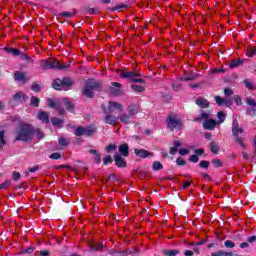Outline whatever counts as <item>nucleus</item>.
I'll list each match as a JSON object with an SVG mask.
<instances>
[{
	"label": "nucleus",
	"mask_w": 256,
	"mask_h": 256,
	"mask_svg": "<svg viewBox=\"0 0 256 256\" xmlns=\"http://www.w3.org/2000/svg\"><path fill=\"white\" fill-rule=\"evenodd\" d=\"M209 119V113L202 112L198 118H195L196 123H201V121H207Z\"/></svg>",
	"instance_id": "nucleus-34"
},
{
	"label": "nucleus",
	"mask_w": 256,
	"mask_h": 256,
	"mask_svg": "<svg viewBox=\"0 0 256 256\" xmlns=\"http://www.w3.org/2000/svg\"><path fill=\"white\" fill-rule=\"evenodd\" d=\"M210 151H211V153H213V155H218L219 144H217V142H215V141L210 142Z\"/></svg>",
	"instance_id": "nucleus-27"
},
{
	"label": "nucleus",
	"mask_w": 256,
	"mask_h": 256,
	"mask_svg": "<svg viewBox=\"0 0 256 256\" xmlns=\"http://www.w3.org/2000/svg\"><path fill=\"white\" fill-rule=\"evenodd\" d=\"M189 161L191 163H199V156L196 154H193L189 157Z\"/></svg>",
	"instance_id": "nucleus-55"
},
{
	"label": "nucleus",
	"mask_w": 256,
	"mask_h": 256,
	"mask_svg": "<svg viewBox=\"0 0 256 256\" xmlns=\"http://www.w3.org/2000/svg\"><path fill=\"white\" fill-rule=\"evenodd\" d=\"M163 255L165 256H177L179 255V253H181V251L177 250V249H173V250H163L162 251Z\"/></svg>",
	"instance_id": "nucleus-33"
},
{
	"label": "nucleus",
	"mask_w": 256,
	"mask_h": 256,
	"mask_svg": "<svg viewBox=\"0 0 256 256\" xmlns=\"http://www.w3.org/2000/svg\"><path fill=\"white\" fill-rule=\"evenodd\" d=\"M14 79L15 81H22V83H27L28 79L25 76V72L16 71L14 73Z\"/></svg>",
	"instance_id": "nucleus-18"
},
{
	"label": "nucleus",
	"mask_w": 256,
	"mask_h": 256,
	"mask_svg": "<svg viewBox=\"0 0 256 256\" xmlns=\"http://www.w3.org/2000/svg\"><path fill=\"white\" fill-rule=\"evenodd\" d=\"M40 256H49L51 252L49 250H41L38 252Z\"/></svg>",
	"instance_id": "nucleus-64"
},
{
	"label": "nucleus",
	"mask_w": 256,
	"mask_h": 256,
	"mask_svg": "<svg viewBox=\"0 0 256 256\" xmlns=\"http://www.w3.org/2000/svg\"><path fill=\"white\" fill-rule=\"evenodd\" d=\"M76 13H77V12H75V11H73V12H67V11H65V12L59 13V14H58V17H64L65 19H71V18L75 17V14H76Z\"/></svg>",
	"instance_id": "nucleus-31"
},
{
	"label": "nucleus",
	"mask_w": 256,
	"mask_h": 256,
	"mask_svg": "<svg viewBox=\"0 0 256 256\" xmlns=\"http://www.w3.org/2000/svg\"><path fill=\"white\" fill-rule=\"evenodd\" d=\"M224 247H226V249H234L235 247V242L231 241V240H226L224 242Z\"/></svg>",
	"instance_id": "nucleus-49"
},
{
	"label": "nucleus",
	"mask_w": 256,
	"mask_h": 256,
	"mask_svg": "<svg viewBox=\"0 0 256 256\" xmlns=\"http://www.w3.org/2000/svg\"><path fill=\"white\" fill-rule=\"evenodd\" d=\"M212 165L215 167V169H219V167H223V162L219 159H213Z\"/></svg>",
	"instance_id": "nucleus-48"
},
{
	"label": "nucleus",
	"mask_w": 256,
	"mask_h": 256,
	"mask_svg": "<svg viewBox=\"0 0 256 256\" xmlns=\"http://www.w3.org/2000/svg\"><path fill=\"white\" fill-rule=\"evenodd\" d=\"M83 13H85V15H97V10H95V8H91L89 6H84Z\"/></svg>",
	"instance_id": "nucleus-32"
},
{
	"label": "nucleus",
	"mask_w": 256,
	"mask_h": 256,
	"mask_svg": "<svg viewBox=\"0 0 256 256\" xmlns=\"http://www.w3.org/2000/svg\"><path fill=\"white\" fill-rule=\"evenodd\" d=\"M88 152L91 153V155H94V163H96V165H101V154L95 149H90Z\"/></svg>",
	"instance_id": "nucleus-20"
},
{
	"label": "nucleus",
	"mask_w": 256,
	"mask_h": 256,
	"mask_svg": "<svg viewBox=\"0 0 256 256\" xmlns=\"http://www.w3.org/2000/svg\"><path fill=\"white\" fill-rule=\"evenodd\" d=\"M103 249V244L101 243H95L91 246L92 251H101Z\"/></svg>",
	"instance_id": "nucleus-51"
},
{
	"label": "nucleus",
	"mask_w": 256,
	"mask_h": 256,
	"mask_svg": "<svg viewBox=\"0 0 256 256\" xmlns=\"http://www.w3.org/2000/svg\"><path fill=\"white\" fill-rule=\"evenodd\" d=\"M34 135H36L37 139L39 140L45 139V134L43 131H41V129H34Z\"/></svg>",
	"instance_id": "nucleus-41"
},
{
	"label": "nucleus",
	"mask_w": 256,
	"mask_h": 256,
	"mask_svg": "<svg viewBox=\"0 0 256 256\" xmlns=\"http://www.w3.org/2000/svg\"><path fill=\"white\" fill-rule=\"evenodd\" d=\"M243 85L248 89V91H255V83L251 82L249 79L243 80Z\"/></svg>",
	"instance_id": "nucleus-25"
},
{
	"label": "nucleus",
	"mask_w": 256,
	"mask_h": 256,
	"mask_svg": "<svg viewBox=\"0 0 256 256\" xmlns=\"http://www.w3.org/2000/svg\"><path fill=\"white\" fill-rule=\"evenodd\" d=\"M234 103H236L237 106L243 105V102L241 100V96H239V95L234 96Z\"/></svg>",
	"instance_id": "nucleus-58"
},
{
	"label": "nucleus",
	"mask_w": 256,
	"mask_h": 256,
	"mask_svg": "<svg viewBox=\"0 0 256 256\" xmlns=\"http://www.w3.org/2000/svg\"><path fill=\"white\" fill-rule=\"evenodd\" d=\"M207 243V239H202L201 241L198 242H191L189 245L190 247H199L201 245H205Z\"/></svg>",
	"instance_id": "nucleus-47"
},
{
	"label": "nucleus",
	"mask_w": 256,
	"mask_h": 256,
	"mask_svg": "<svg viewBox=\"0 0 256 256\" xmlns=\"http://www.w3.org/2000/svg\"><path fill=\"white\" fill-rule=\"evenodd\" d=\"M126 111L130 116L135 117L139 113V106L137 104H130Z\"/></svg>",
	"instance_id": "nucleus-16"
},
{
	"label": "nucleus",
	"mask_w": 256,
	"mask_h": 256,
	"mask_svg": "<svg viewBox=\"0 0 256 256\" xmlns=\"http://www.w3.org/2000/svg\"><path fill=\"white\" fill-rule=\"evenodd\" d=\"M112 86L108 88V91H110L111 95H114V97H119V95H123V90L121 89L122 85L119 82H112Z\"/></svg>",
	"instance_id": "nucleus-9"
},
{
	"label": "nucleus",
	"mask_w": 256,
	"mask_h": 256,
	"mask_svg": "<svg viewBox=\"0 0 256 256\" xmlns=\"http://www.w3.org/2000/svg\"><path fill=\"white\" fill-rule=\"evenodd\" d=\"M111 163H113V157H111V155H107L103 158V165L105 167H107V165H111Z\"/></svg>",
	"instance_id": "nucleus-40"
},
{
	"label": "nucleus",
	"mask_w": 256,
	"mask_h": 256,
	"mask_svg": "<svg viewBox=\"0 0 256 256\" xmlns=\"http://www.w3.org/2000/svg\"><path fill=\"white\" fill-rule=\"evenodd\" d=\"M11 180H5L4 183L0 184V189H7V187H10Z\"/></svg>",
	"instance_id": "nucleus-56"
},
{
	"label": "nucleus",
	"mask_w": 256,
	"mask_h": 256,
	"mask_svg": "<svg viewBox=\"0 0 256 256\" xmlns=\"http://www.w3.org/2000/svg\"><path fill=\"white\" fill-rule=\"evenodd\" d=\"M27 95H25L23 92L19 91L13 95L14 101H27Z\"/></svg>",
	"instance_id": "nucleus-24"
},
{
	"label": "nucleus",
	"mask_w": 256,
	"mask_h": 256,
	"mask_svg": "<svg viewBox=\"0 0 256 256\" xmlns=\"http://www.w3.org/2000/svg\"><path fill=\"white\" fill-rule=\"evenodd\" d=\"M131 88L137 93H143L145 91V88L143 86L137 84H133Z\"/></svg>",
	"instance_id": "nucleus-44"
},
{
	"label": "nucleus",
	"mask_w": 256,
	"mask_h": 256,
	"mask_svg": "<svg viewBox=\"0 0 256 256\" xmlns=\"http://www.w3.org/2000/svg\"><path fill=\"white\" fill-rule=\"evenodd\" d=\"M33 135H35V128L33 125L22 123L15 132V141L29 143V141H33Z\"/></svg>",
	"instance_id": "nucleus-1"
},
{
	"label": "nucleus",
	"mask_w": 256,
	"mask_h": 256,
	"mask_svg": "<svg viewBox=\"0 0 256 256\" xmlns=\"http://www.w3.org/2000/svg\"><path fill=\"white\" fill-rule=\"evenodd\" d=\"M73 85H75V80L71 77L56 78L52 83V89L63 91V89H71Z\"/></svg>",
	"instance_id": "nucleus-5"
},
{
	"label": "nucleus",
	"mask_w": 256,
	"mask_h": 256,
	"mask_svg": "<svg viewBox=\"0 0 256 256\" xmlns=\"http://www.w3.org/2000/svg\"><path fill=\"white\" fill-rule=\"evenodd\" d=\"M4 51L6 53H11L12 55H14V57H19V55H21V51L18 48L5 47Z\"/></svg>",
	"instance_id": "nucleus-26"
},
{
	"label": "nucleus",
	"mask_w": 256,
	"mask_h": 256,
	"mask_svg": "<svg viewBox=\"0 0 256 256\" xmlns=\"http://www.w3.org/2000/svg\"><path fill=\"white\" fill-rule=\"evenodd\" d=\"M153 171H161L163 169V164L159 161H154L152 164Z\"/></svg>",
	"instance_id": "nucleus-36"
},
{
	"label": "nucleus",
	"mask_w": 256,
	"mask_h": 256,
	"mask_svg": "<svg viewBox=\"0 0 256 256\" xmlns=\"http://www.w3.org/2000/svg\"><path fill=\"white\" fill-rule=\"evenodd\" d=\"M95 133H97V127L95 124H90L86 127L78 126L74 131V135H76V137H93Z\"/></svg>",
	"instance_id": "nucleus-7"
},
{
	"label": "nucleus",
	"mask_w": 256,
	"mask_h": 256,
	"mask_svg": "<svg viewBox=\"0 0 256 256\" xmlns=\"http://www.w3.org/2000/svg\"><path fill=\"white\" fill-rule=\"evenodd\" d=\"M128 79H130L131 83H145V80L141 78H128Z\"/></svg>",
	"instance_id": "nucleus-59"
},
{
	"label": "nucleus",
	"mask_w": 256,
	"mask_h": 256,
	"mask_svg": "<svg viewBox=\"0 0 256 256\" xmlns=\"http://www.w3.org/2000/svg\"><path fill=\"white\" fill-rule=\"evenodd\" d=\"M194 153L199 157H201V156H203V155H205V149H203V148H199V149H196V150H194Z\"/></svg>",
	"instance_id": "nucleus-57"
},
{
	"label": "nucleus",
	"mask_w": 256,
	"mask_h": 256,
	"mask_svg": "<svg viewBox=\"0 0 256 256\" xmlns=\"http://www.w3.org/2000/svg\"><path fill=\"white\" fill-rule=\"evenodd\" d=\"M196 105H198V107H201V109H209V107H211V103H209V100L201 97L196 100Z\"/></svg>",
	"instance_id": "nucleus-14"
},
{
	"label": "nucleus",
	"mask_w": 256,
	"mask_h": 256,
	"mask_svg": "<svg viewBox=\"0 0 256 256\" xmlns=\"http://www.w3.org/2000/svg\"><path fill=\"white\" fill-rule=\"evenodd\" d=\"M246 55H247V57H255V55H256V46H252V47L248 48L247 51H246Z\"/></svg>",
	"instance_id": "nucleus-37"
},
{
	"label": "nucleus",
	"mask_w": 256,
	"mask_h": 256,
	"mask_svg": "<svg viewBox=\"0 0 256 256\" xmlns=\"http://www.w3.org/2000/svg\"><path fill=\"white\" fill-rule=\"evenodd\" d=\"M245 63V60L239 58V59H234L230 62L229 67L230 69H235L237 67H241Z\"/></svg>",
	"instance_id": "nucleus-21"
},
{
	"label": "nucleus",
	"mask_w": 256,
	"mask_h": 256,
	"mask_svg": "<svg viewBox=\"0 0 256 256\" xmlns=\"http://www.w3.org/2000/svg\"><path fill=\"white\" fill-rule=\"evenodd\" d=\"M63 104H64V107H66V109H67L70 113H74V112H75V105L72 104V102L70 101L69 98H64V99H63Z\"/></svg>",
	"instance_id": "nucleus-19"
},
{
	"label": "nucleus",
	"mask_w": 256,
	"mask_h": 256,
	"mask_svg": "<svg viewBox=\"0 0 256 256\" xmlns=\"http://www.w3.org/2000/svg\"><path fill=\"white\" fill-rule=\"evenodd\" d=\"M246 103H247V105H250L252 107H256V101L251 99V98L246 99Z\"/></svg>",
	"instance_id": "nucleus-63"
},
{
	"label": "nucleus",
	"mask_w": 256,
	"mask_h": 256,
	"mask_svg": "<svg viewBox=\"0 0 256 256\" xmlns=\"http://www.w3.org/2000/svg\"><path fill=\"white\" fill-rule=\"evenodd\" d=\"M12 178H13V181H19V179H21V174L19 172H13Z\"/></svg>",
	"instance_id": "nucleus-60"
},
{
	"label": "nucleus",
	"mask_w": 256,
	"mask_h": 256,
	"mask_svg": "<svg viewBox=\"0 0 256 256\" xmlns=\"http://www.w3.org/2000/svg\"><path fill=\"white\" fill-rule=\"evenodd\" d=\"M18 57H20V59H22L23 61H27V63H33V59H31V57H29V55H27L26 53L20 52Z\"/></svg>",
	"instance_id": "nucleus-35"
},
{
	"label": "nucleus",
	"mask_w": 256,
	"mask_h": 256,
	"mask_svg": "<svg viewBox=\"0 0 256 256\" xmlns=\"http://www.w3.org/2000/svg\"><path fill=\"white\" fill-rule=\"evenodd\" d=\"M244 131L245 129L239 126V121H237V119H234L232 122V135L234 136V141L242 149H247V144H245V139L239 136V135H243Z\"/></svg>",
	"instance_id": "nucleus-4"
},
{
	"label": "nucleus",
	"mask_w": 256,
	"mask_h": 256,
	"mask_svg": "<svg viewBox=\"0 0 256 256\" xmlns=\"http://www.w3.org/2000/svg\"><path fill=\"white\" fill-rule=\"evenodd\" d=\"M50 159H54L55 161L61 159V153L59 152H54L49 156Z\"/></svg>",
	"instance_id": "nucleus-53"
},
{
	"label": "nucleus",
	"mask_w": 256,
	"mask_h": 256,
	"mask_svg": "<svg viewBox=\"0 0 256 256\" xmlns=\"http://www.w3.org/2000/svg\"><path fill=\"white\" fill-rule=\"evenodd\" d=\"M179 155H189V150L187 148H181L178 150Z\"/></svg>",
	"instance_id": "nucleus-62"
},
{
	"label": "nucleus",
	"mask_w": 256,
	"mask_h": 256,
	"mask_svg": "<svg viewBox=\"0 0 256 256\" xmlns=\"http://www.w3.org/2000/svg\"><path fill=\"white\" fill-rule=\"evenodd\" d=\"M114 163L119 169H125L127 167V161H125V158L121 154L114 155Z\"/></svg>",
	"instance_id": "nucleus-10"
},
{
	"label": "nucleus",
	"mask_w": 256,
	"mask_h": 256,
	"mask_svg": "<svg viewBox=\"0 0 256 256\" xmlns=\"http://www.w3.org/2000/svg\"><path fill=\"white\" fill-rule=\"evenodd\" d=\"M134 154L136 157H140L141 159H147V157H153V153H151L143 148H140V149L135 148Z\"/></svg>",
	"instance_id": "nucleus-11"
},
{
	"label": "nucleus",
	"mask_w": 256,
	"mask_h": 256,
	"mask_svg": "<svg viewBox=\"0 0 256 256\" xmlns=\"http://www.w3.org/2000/svg\"><path fill=\"white\" fill-rule=\"evenodd\" d=\"M115 149H117V145L109 144L108 146H106L105 151H107V153H111V151H115Z\"/></svg>",
	"instance_id": "nucleus-54"
},
{
	"label": "nucleus",
	"mask_w": 256,
	"mask_h": 256,
	"mask_svg": "<svg viewBox=\"0 0 256 256\" xmlns=\"http://www.w3.org/2000/svg\"><path fill=\"white\" fill-rule=\"evenodd\" d=\"M51 123L53 125V127H59L61 129V127H63V120L57 118V117H53L51 118Z\"/></svg>",
	"instance_id": "nucleus-28"
},
{
	"label": "nucleus",
	"mask_w": 256,
	"mask_h": 256,
	"mask_svg": "<svg viewBox=\"0 0 256 256\" xmlns=\"http://www.w3.org/2000/svg\"><path fill=\"white\" fill-rule=\"evenodd\" d=\"M40 67L44 71H47L49 69H58L59 71H63L64 69H69V67H71V62L69 64L63 65L57 60L47 59L40 61Z\"/></svg>",
	"instance_id": "nucleus-6"
},
{
	"label": "nucleus",
	"mask_w": 256,
	"mask_h": 256,
	"mask_svg": "<svg viewBox=\"0 0 256 256\" xmlns=\"http://www.w3.org/2000/svg\"><path fill=\"white\" fill-rule=\"evenodd\" d=\"M176 163L180 167H185V165H187V161H185V159H183L182 157L177 158Z\"/></svg>",
	"instance_id": "nucleus-52"
},
{
	"label": "nucleus",
	"mask_w": 256,
	"mask_h": 256,
	"mask_svg": "<svg viewBox=\"0 0 256 256\" xmlns=\"http://www.w3.org/2000/svg\"><path fill=\"white\" fill-rule=\"evenodd\" d=\"M118 151L122 157H129V144L124 143L118 147Z\"/></svg>",
	"instance_id": "nucleus-17"
},
{
	"label": "nucleus",
	"mask_w": 256,
	"mask_h": 256,
	"mask_svg": "<svg viewBox=\"0 0 256 256\" xmlns=\"http://www.w3.org/2000/svg\"><path fill=\"white\" fill-rule=\"evenodd\" d=\"M247 115H250L251 117H255L256 115V109L255 108H250L246 111Z\"/></svg>",
	"instance_id": "nucleus-61"
},
{
	"label": "nucleus",
	"mask_w": 256,
	"mask_h": 256,
	"mask_svg": "<svg viewBox=\"0 0 256 256\" xmlns=\"http://www.w3.org/2000/svg\"><path fill=\"white\" fill-rule=\"evenodd\" d=\"M39 103H41V100L35 96H31L30 105L33 107H39Z\"/></svg>",
	"instance_id": "nucleus-38"
},
{
	"label": "nucleus",
	"mask_w": 256,
	"mask_h": 256,
	"mask_svg": "<svg viewBox=\"0 0 256 256\" xmlns=\"http://www.w3.org/2000/svg\"><path fill=\"white\" fill-rule=\"evenodd\" d=\"M31 89L34 93H39V91H41V85L37 84V82H33Z\"/></svg>",
	"instance_id": "nucleus-50"
},
{
	"label": "nucleus",
	"mask_w": 256,
	"mask_h": 256,
	"mask_svg": "<svg viewBox=\"0 0 256 256\" xmlns=\"http://www.w3.org/2000/svg\"><path fill=\"white\" fill-rule=\"evenodd\" d=\"M47 103H48V107H50V109H57V107L59 106V105H57V102L52 98H48Z\"/></svg>",
	"instance_id": "nucleus-39"
},
{
	"label": "nucleus",
	"mask_w": 256,
	"mask_h": 256,
	"mask_svg": "<svg viewBox=\"0 0 256 256\" xmlns=\"http://www.w3.org/2000/svg\"><path fill=\"white\" fill-rule=\"evenodd\" d=\"M120 77L122 79H133L135 77H141V73H136L132 71L122 70L120 71Z\"/></svg>",
	"instance_id": "nucleus-12"
},
{
	"label": "nucleus",
	"mask_w": 256,
	"mask_h": 256,
	"mask_svg": "<svg viewBox=\"0 0 256 256\" xmlns=\"http://www.w3.org/2000/svg\"><path fill=\"white\" fill-rule=\"evenodd\" d=\"M129 5L127 4H122V5H117L115 7L109 8V11H120V9H127Z\"/></svg>",
	"instance_id": "nucleus-45"
},
{
	"label": "nucleus",
	"mask_w": 256,
	"mask_h": 256,
	"mask_svg": "<svg viewBox=\"0 0 256 256\" xmlns=\"http://www.w3.org/2000/svg\"><path fill=\"white\" fill-rule=\"evenodd\" d=\"M214 101H216V105H218V107L225 104V98H222L221 96H215Z\"/></svg>",
	"instance_id": "nucleus-42"
},
{
	"label": "nucleus",
	"mask_w": 256,
	"mask_h": 256,
	"mask_svg": "<svg viewBox=\"0 0 256 256\" xmlns=\"http://www.w3.org/2000/svg\"><path fill=\"white\" fill-rule=\"evenodd\" d=\"M58 143L60 147H68V145L71 143V138L60 137Z\"/></svg>",
	"instance_id": "nucleus-29"
},
{
	"label": "nucleus",
	"mask_w": 256,
	"mask_h": 256,
	"mask_svg": "<svg viewBox=\"0 0 256 256\" xmlns=\"http://www.w3.org/2000/svg\"><path fill=\"white\" fill-rule=\"evenodd\" d=\"M181 141H179V140H175L174 142H173V146L170 148V155H177V151H178V149H179V147H181Z\"/></svg>",
	"instance_id": "nucleus-22"
},
{
	"label": "nucleus",
	"mask_w": 256,
	"mask_h": 256,
	"mask_svg": "<svg viewBox=\"0 0 256 256\" xmlns=\"http://www.w3.org/2000/svg\"><path fill=\"white\" fill-rule=\"evenodd\" d=\"M115 110L123 113V105L119 102L110 101L108 103V108H104L103 111L106 115L104 120L107 125H117V121L119 120V118L113 116Z\"/></svg>",
	"instance_id": "nucleus-2"
},
{
	"label": "nucleus",
	"mask_w": 256,
	"mask_h": 256,
	"mask_svg": "<svg viewBox=\"0 0 256 256\" xmlns=\"http://www.w3.org/2000/svg\"><path fill=\"white\" fill-rule=\"evenodd\" d=\"M167 127L170 131H181L183 129V122L179 119L176 114L169 115L166 118Z\"/></svg>",
	"instance_id": "nucleus-8"
},
{
	"label": "nucleus",
	"mask_w": 256,
	"mask_h": 256,
	"mask_svg": "<svg viewBox=\"0 0 256 256\" xmlns=\"http://www.w3.org/2000/svg\"><path fill=\"white\" fill-rule=\"evenodd\" d=\"M203 129H207L208 131H214L215 127H217V121L214 119H207L204 121L202 125Z\"/></svg>",
	"instance_id": "nucleus-13"
},
{
	"label": "nucleus",
	"mask_w": 256,
	"mask_h": 256,
	"mask_svg": "<svg viewBox=\"0 0 256 256\" xmlns=\"http://www.w3.org/2000/svg\"><path fill=\"white\" fill-rule=\"evenodd\" d=\"M209 165H211V162H209L207 160H202L199 163L200 169H209Z\"/></svg>",
	"instance_id": "nucleus-46"
},
{
	"label": "nucleus",
	"mask_w": 256,
	"mask_h": 256,
	"mask_svg": "<svg viewBox=\"0 0 256 256\" xmlns=\"http://www.w3.org/2000/svg\"><path fill=\"white\" fill-rule=\"evenodd\" d=\"M217 117L219 119V123H225V119H226L227 115L225 114V112L219 111L217 113Z\"/></svg>",
	"instance_id": "nucleus-43"
},
{
	"label": "nucleus",
	"mask_w": 256,
	"mask_h": 256,
	"mask_svg": "<svg viewBox=\"0 0 256 256\" xmlns=\"http://www.w3.org/2000/svg\"><path fill=\"white\" fill-rule=\"evenodd\" d=\"M38 119L39 121H42V123H49V113L45 111H40L38 113Z\"/></svg>",
	"instance_id": "nucleus-23"
},
{
	"label": "nucleus",
	"mask_w": 256,
	"mask_h": 256,
	"mask_svg": "<svg viewBox=\"0 0 256 256\" xmlns=\"http://www.w3.org/2000/svg\"><path fill=\"white\" fill-rule=\"evenodd\" d=\"M95 91H98L99 93L103 91V82L89 78L82 89V95L87 97V99H93L95 97Z\"/></svg>",
	"instance_id": "nucleus-3"
},
{
	"label": "nucleus",
	"mask_w": 256,
	"mask_h": 256,
	"mask_svg": "<svg viewBox=\"0 0 256 256\" xmlns=\"http://www.w3.org/2000/svg\"><path fill=\"white\" fill-rule=\"evenodd\" d=\"M131 114L122 113L118 116L119 121L123 123V125H131Z\"/></svg>",
	"instance_id": "nucleus-15"
},
{
	"label": "nucleus",
	"mask_w": 256,
	"mask_h": 256,
	"mask_svg": "<svg viewBox=\"0 0 256 256\" xmlns=\"http://www.w3.org/2000/svg\"><path fill=\"white\" fill-rule=\"evenodd\" d=\"M5 145H7V140L5 139V130H0V149L3 150Z\"/></svg>",
	"instance_id": "nucleus-30"
}]
</instances>
